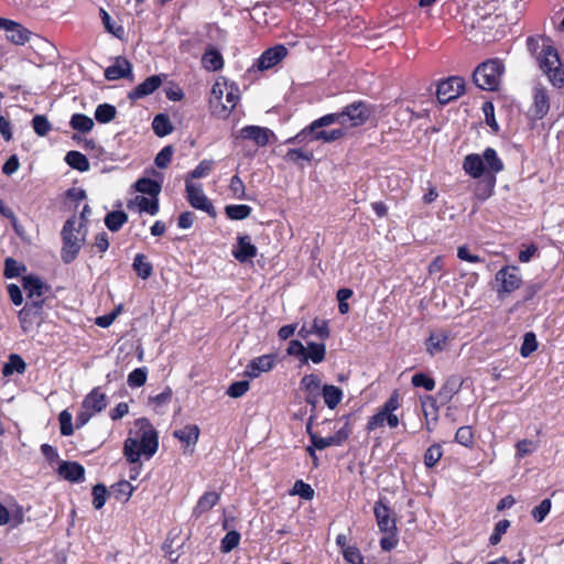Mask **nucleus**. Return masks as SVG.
Returning a JSON list of instances; mask_svg holds the SVG:
<instances>
[{"label": "nucleus", "instance_id": "obj_48", "mask_svg": "<svg viewBox=\"0 0 564 564\" xmlns=\"http://www.w3.org/2000/svg\"><path fill=\"white\" fill-rule=\"evenodd\" d=\"M147 378V367L135 368L128 375L127 383L130 388H140L145 383Z\"/></svg>", "mask_w": 564, "mask_h": 564}, {"label": "nucleus", "instance_id": "obj_61", "mask_svg": "<svg viewBox=\"0 0 564 564\" xmlns=\"http://www.w3.org/2000/svg\"><path fill=\"white\" fill-rule=\"evenodd\" d=\"M510 527V521L507 519L500 520L496 523L494 532L491 533L489 538V543L491 545H497L500 541L502 535L506 533L508 528Z\"/></svg>", "mask_w": 564, "mask_h": 564}, {"label": "nucleus", "instance_id": "obj_63", "mask_svg": "<svg viewBox=\"0 0 564 564\" xmlns=\"http://www.w3.org/2000/svg\"><path fill=\"white\" fill-rule=\"evenodd\" d=\"M455 441L465 446L469 447L473 445L474 436L470 426H460L455 434Z\"/></svg>", "mask_w": 564, "mask_h": 564}, {"label": "nucleus", "instance_id": "obj_41", "mask_svg": "<svg viewBox=\"0 0 564 564\" xmlns=\"http://www.w3.org/2000/svg\"><path fill=\"white\" fill-rule=\"evenodd\" d=\"M252 208L248 205H227L226 216L231 220H243L251 215Z\"/></svg>", "mask_w": 564, "mask_h": 564}, {"label": "nucleus", "instance_id": "obj_40", "mask_svg": "<svg viewBox=\"0 0 564 564\" xmlns=\"http://www.w3.org/2000/svg\"><path fill=\"white\" fill-rule=\"evenodd\" d=\"M26 369V364L17 354H12L9 357V361L2 368V375L4 377L11 376L13 372L23 373Z\"/></svg>", "mask_w": 564, "mask_h": 564}, {"label": "nucleus", "instance_id": "obj_27", "mask_svg": "<svg viewBox=\"0 0 564 564\" xmlns=\"http://www.w3.org/2000/svg\"><path fill=\"white\" fill-rule=\"evenodd\" d=\"M24 522V511L21 508L13 510L11 513L0 502V525L9 524L11 528H18Z\"/></svg>", "mask_w": 564, "mask_h": 564}, {"label": "nucleus", "instance_id": "obj_53", "mask_svg": "<svg viewBox=\"0 0 564 564\" xmlns=\"http://www.w3.org/2000/svg\"><path fill=\"white\" fill-rule=\"evenodd\" d=\"M345 420V424L336 431L334 435H332L336 446L343 445L351 434V426L349 423L350 415L343 416Z\"/></svg>", "mask_w": 564, "mask_h": 564}, {"label": "nucleus", "instance_id": "obj_26", "mask_svg": "<svg viewBox=\"0 0 564 564\" xmlns=\"http://www.w3.org/2000/svg\"><path fill=\"white\" fill-rule=\"evenodd\" d=\"M460 382L456 377H451L442 384L437 392V398L442 404H446L459 391Z\"/></svg>", "mask_w": 564, "mask_h": 564}, {"label": "nucleus", "instance_id": "obj_24", "mask_svg": "<svg viewBox=\"0 0 564 564\" xmlns=\"http://www.w3.org/2000/svg\"><path fill=\"white\" fill-rule=\"evenodd\" d=\"M83 408L94 414L101 412L107 406V397L99 387L94 388L83 400Z\"/></svg>", "mask_w": 564, "mask_h": 564}, {"label": "nucleus", "instance_id": "obj_50", "mask_svg": "<svg viewBox=\"0 0 564 564\" xmlns=\"http://www.w3.org/2000/svg\"><path fill=\"white\" fill-rule=\"evenodd\" d=\"M443 456V449L440 444L431 445L424 454V464L427 468L434 467Z\"/></svg>", "mask_w": 564, "mask_h": 564}, {"label": "nucleus", "instance_id": "obj_64", "mask_svg": "<svg viewBox=\"0 0 564 564\" xmlns=\"http://www.w3.org/2000/svg\"><path fill=\"white\" fill-rule=\"evenodd\" d=\"M312 329L313 334H316L323 340L329 338L330 336L328 322L326 319L315 317L313 321Z\"/></svg>", "mask_w": 564, "mask_h": 564}, {"label": "nucleus", "instance_id": "obj_62", "mask_svg": "<svg viewBox=\"0 0 564 564\" xmlns=\"http://www.w3.org/2000/svg\"><path fill=\"white\" fill-rule=\"evenodd\" d=\"M173 147L166 145L155 156L154 163L160 169H165L171 163L173 156Z\"/></svg>", "mask_w": 564, "mask_h": 564}, {"label": "nucleus", "instance_id": "obj_4", "mask_svg": "<svg viewBox=\"0 0 564 564\" xmlns=\"http://www.w3.org/2000/svg\"><path fill=\"white\" fill-rule=\"evenodd\" d=\"M372 111L373 109L370 104L358 100L347 105L340 111L329 113V116L336 118L335 123H339L347 129L365 124L372 115Z\"/></svg>", "mask_w": 564, "mask_h": 564}, {"label": "nucleus", "instance_id": "obj_16", "mask_svg": "<svg viewBox=\"0 0 564 564\" xmlns=\"http://www.w3.org/2000/svg\"><path fill=\"white\" fill-rule=\"evenodd\" d=\"M273 132L264 127L260 126H246L240 129L238 138L253 141L258 147H265L270 137H273Z\"/></svg>", "mask_w": 564, "mask_h": 564}, {"label": "nucleus", "instance_id": "obj_39", "mask_svg": "<svg viewBox=\"0 0 564 564\" xmlns=\"http://www.w3.org/2000/svg\"><path fill=\"white\" fill-rule=\"evenodd\" d=\"M285 161L299 163L300 161L311 162L314 159L313 151L304 147L289 149L284 155Z\"/></svg>", "mask_w": 564, "mask_h": 564}, {"label": "nucleus", "instance_id": "obj_31", "mask_svg": "<svg viewBox=\"0 0 564 564\" xmlns=\"http://www.w3.org/2000/svg\"><path fill=\"white\" fill-rule=\"evenodd\" d=\"M220 499V495L216 491H206L203 494V496L199 497L193 513L195 516H200L204 512H207L210 510L214 506L217 505V502Z\"/></svg>", "mask_w": 564, "mask_h": 564}, {"label": "nucleus", "instance_id": "obj_1", "mask_svg": "<svg viewBox=\"0 0 564 564\" xmlns=\"http://www.w3.org/2000/svg\"><path fill=\"white\" fill-rule=\"evenodd\" d=\"M463 170L468 176L478 180L474 195L484 202L494 195L497 174L505 170V164L494 148H486L482 154H467L463 161Z\"/></svg>", "mask_w": 564, "mask_h": 564}, {"label": "nucleus", "instance_id": "obj_35", "mask_svg": "<svg viewBox=\"0 0 564 564\" xmlns=\"http://www.w3.org/2000/svg\"><path fill=\"white\" fill-rule=\"evenodd\" d=\"M65 162L74 170L86 172L89 170V161L85 154L79 151H69L65 155Z\"/></svg>", "mask_w": 564, "mask_h": 564}, {"label": "nucleus", "instance_id": "obj_33", "mask_svg": "<svg viewBox=\"0 0 564 564\" xmlns=\"http://www.w3.org/2000/svg\"><path fill=\"white\" fill-rule=\"evenodd\" d=\"M134 188L139 193L147 194L150 197L155 198L159 197L162 186L161 183L155 180L142 177L134 183Z\"/></svg>", "mask_w": 564, "mask_h": 564}, {"label": "nucleus", "instance_id": "obj_54", "mask_svg": "<svg viewBox=\"0 0 564 564\" xmlns=\"http://www.w3.org/2000/svg\"><path fill=\"white\" fill-rule=\"evenodd\" d=\"M411 383L416 388H424L426 391H432L435 388V380L424 372H417L412 376Z\"/></svg>", "mask_w": 564, "mask_h": 564}, {"label": "nucleus", "instance_id": "obj_56", "mask_svg": "<svg viewBox=\"0 0 564 564\" xmlns=\"http://www.w3.org/2000/svg\"><path fill=\"white\" fill-rule=\"evenodd\" d=\"M214 166V162L212 160H203L198 163V165L188 174L187 178H200L207 176Z\"/></svg>", "mask_w": 564, "mask_h": 564}, {"label": "nucleus", "instance_id": "obj_60", "mask_svg": "<svg viewBox=\"0 0 564 564\" xmlns=\"http://www.w3.org/2000/svg\"><path fill=\"white\" fill-rule=\"evenodd\" d=\"M72 420L73 416L67 410H63L59 413L58 421L61 425V434L63 436H70L74 433Z\"/></svg>", "mask_w": 564, "mask_h": 564}, {"label": "nucleus", "instance_id": "obj_8", "mask_svg": "<svg viewBox=\"0 0 564 564\" xmlns=\"http://www.w3.org/2000/svg\"><path fill=\"white\" fill-rule=\"evenodd\" d=\"M465 91V79L460 76H451L437 85L436 96L442 105L457 99Z\"/></svg>", "mask_w": 564, "mask_h": 564}, {"label": "nucleus", "instance_id": "obj_58", "mask_svg": "<svg viewBox=\"0 0 564 564\" xmlns=\"http://www.w3.org/2000/svg\"><path fill=\"white\" fill-rule=\"evenodd\" d=\"M93 505L95 509H101L107 500V488L102 484L93 487Z\"/></svg>", "mask_w": 564, "mask_h": 564}, {"label": "nucleus", "instance_id": "obj_38", "mask_svg": "<svg viewBox=\"0 0 564 564\" xmlns=\"http://www.w3.org/2000/svg\"><path fill=\"white\" fill-rule=\"evenodd\" d=\"M128 221V215L122 210H113L106 215L105 225L112 231H118Z\"/></svg>", "mask_w": 564, "mask_h": 564}, {"label": "nucleus", "instance_id": "obj_12", "mask_svg": "<svg viewBox=\"0 0 564 564\" xmlns=\"http://www.w3.org/2000/svg\"><path fill=\"white\" fill-rule=\"evenodd\" d=\"M373 513L381 532H397L395 520L391 517L392 511L382 499L375 503Z\"/></svg>", "mask_w": 564, "mask_h": 564}, {"label": "nucleus", "instance_id": "obj_25", "mask_svg": "<svg viewBox=\"0 0 564 564\" xmlns=\"http://www.w3.org/2000/svg\"><path fill=\"white\" fill-rule=\"evenodd\" d=\"M336 118L330 117L329 113L322 116L321 118L315 119L312 121L308 126H306L304 129L306 133L308 134V138L313 141H322L319 138L321 133H324L323 128H326L330 124L335 123Z\"/></svg>", "mask_w": 564, "mask_h": 564}, {"label": "nucleus", "instance_id": "obj_17", "mask_svg": "<svg viewBox=\"0 0 564 564\" xmlns=\"http://www.w3.org/2000/svg\"><path fill=\"white\" fill-rule=\"evenodd\" d=\"M22 286L30 301L43 300L42 296L44 293L50 291V286L45 284L41 278L34 274L24 275L22 278Z\"/></svg>", "mask_w": 564, "mask_h": 564}, {"label": "nucleus", "instance_id": "obj_37", "mask_svg": "<svg viewBox=\"0 0 564 564\" xmlns=\"http://www.w3.org/2000/svg\"><path fill=\"white\" fill-rule=\"evenodd\" d=\"M152 129L158 137H165L173 132V124L167 115L159 113L153 119Z\"/></svg>", "mask_w": 564, "mask_h": 564}, {"label": "nucleus", "instance_id": "obj_42", "mask_svg": "<svg viewBox=\"0 0 564 564\" xmlns=\"http://www.w3.org/2000/svg\"><path fill=\"white\" fill-rule=\"evenodd\" d=\"M69 124L74 130L86 133L93 129L94 121L86 115L75 113L72 116Z\"/></svg>", "mask_w": 564, "mask_h": 564}, {"label": "nucleus", "instance_id": "obj_5", "mask_svg": "<svg viewBox=\"0 0 564 564\" xmlns=\"http://www.w3.org/2000/svg\"><path fill=\"white\" fill-rule=\"evenodd\" d=\"M503 65L499 59H489L476 67L473 73L475 85L482 90H496L500 83Z\"/></svg>", "mask_w": 564, "mask_h": 564}, {"label": "nucleus", "instance_id": "obj_57", "mask_svg": "<svg viewBox=\"0 0 564 564\" xmlns=\"http://www.w3.org/2000/svg\"><path fill=\"white\" fill-rule=\"evenodd\" d=\"M100 17H101V21H102V24L105 26V29L113 34L115 36H117L118 39H120L123 34V28L122 26H115V22L112 21L111 17L108 14V12L104 9H100Z\"/></svg>", "mask_w": 564, "mask_h": 564}, {"label": "nucleus", "instance_id": "obj_10", "mask_svg": "<svg viewBox=\"0 0 564 564\" xmlns=\"http://www.w3.org/2000/svg\"><path fill=\"white\" fill-rule=\"evenodd\" d=\"M0 30L6 31L7 40L14 45H24L32 36V32L21 23L6 18H0Z\"/></svg>", "mask_w": 564, "mask_h": 564}, {"label": "nucleus", "instance_id": "obj_3", "mask_svg": "<svg viewBox=\"0 0 564 564\" xmlns=\"http://www.w3.org/2000/svg\"><path fill=\"white\" fill-rule=\"evenodd\" d=\"M87 228L84 221H78L76 216L68 218L61 231L62 249L61 259L64 263H72L78 256L86 241Z\"/></svg>", "mask_w": 564, "mask_h": 564}, {"label": "nucleus", "instance_id": "obj_44", "mask_svg": "<svg viewBox=\"0 0 564 564\" xmlns=\"http://www.w3.org/2000/svg\"><path fill=\"white\" fill-rule=\"evenodd\" d=\"M26 272V267L23 263L18 262L15 259L8 257L4 260L3 274L7 279H14Z\"/></svg>", "mask_w": 564, "mask_h": 564}, {"label": "nucleus", "instance_id": "obj_52", "mask_svg": "<svg viewBox=\"0 0 564 564\" xmlns=\"http://www.w3.org/2000/svg\"><path fill=\"white\" fill-rule=\"evenodd\" d=\"M538 348L536 336L533 332H528L523 336V343L520 348V355L524 358L529 357Z\"/></svg>", "mask_w": 564, "mask_h": 564}, {"label": "nucleus", "instance_id": "obj_32", "mask_svg": "<svg viewBox=\"0 0 564 564\" xmlns=\"http://www.w3.org/2000/svg\"><path fill=\"white\" fill-rule=\"evenodd\" d=\"M173 435L186 446L195 445L199 437V427L196 424H189L174 431Z\"/></svg>", "mask_w": 564, "mask_h": 564}, {"label": "nucleus", "instance_id": "obj_36", "mask_svg": "<svg viewBox=\"0 0 564 564\" xmlns=\"http://www.w3.org/2000/svg\"><path fill=\"white\" fill-rule=\"evenodd\" d=\"M132 268L142 280L149 279L153 273V265L143 253L135 254Z\"/></svg>", "mask_w": 564, "mask_h": 564}, {"label": "nucleus", "instance_id": "obj_43", "mask_svg": "<svg viewBox=\"0 0 564 564\" xmlns=\"http://www.w3.org/2000/svg\"><path fill=\"white\" fill-rule=\"evenodd\" d=\"M116 115H117V109L115 106H112L110 104L98 105L95 110V119L99 123L110 122L111 120L115 119Z\"/></svg>", "mask_w": 564, "mask_h": 564}, {"label": "nucleus", "instance_id": "obj_21", "mask_svg": "<svg viewBox=\"0 0 564 564\" xmlns=\"http://www.w3.org/2000/svg\"><path fill=\"white\" fill-rule=\"evenodd\" d=\"M58 474L70 482H82L85 480V468L77 462H62L58 466Z\"/></svg>", "mask_w": 564, "mask_h": 564}, {"label": "nucleus", "instance_id": "obj_9", "mask_svg": "<svg viewBox=\"0 0 564 564\" xmlns=\"http://www.w3.org/2000/svg\"><path fill=\"white\" fill-rule=\"evenodd\" d=\"M44 300H33L25 303L19 312V321L24 332H29L34 324L42 319Z\"/></svg>", "mask_w": 564, "mask_h": 564}, {"label": "nucleus", "instance_id": "obj_34", "mask_svg": "<svg viewBox=\"0 0 564 564\" xmlns=\"http://www.w3.org/2000/svg\"><path fill=\"white\" fill-rule=\"evenodd\" d=\"M326 355V346L321 343H308L307 348L305 347V354L303 357V362H307L312 360L314 364H321L325 359Z\"/></svg>", "mask_w": 564, "mask_h": 564}, {"label": "nucleus", "instance_id": "obj_23", "mask_svg": "<svg viewBox=\"0 0 564 564\" xmlns=\"http://www.w3.org/2000/svg\"><path fill=\"white\" fill-rule=\"evenodd\" d=\"M449 334L444 329H435L431 332L429 338L425 341L426 351L434 356L447 347Z\"/></svg>", "mask_w": 564, "mask_h": 564}, {"label": "nucleus", "instance_id": "obj_46", "mask_svg": "<svg viewBox=\"0 0 564 564\" xmlns=\"http://www.w3.org/2000/svg\"><path fill=\"white\" fill-rule=\"evenodd\" d=\"M134 487L128 480H120L112 486V494L117 500L128 501Z\"/></svg>", "mask_w": 564, "mask_h": 564}, {"label": "nucleus", "instance_id": "obj_18", "mask_svg": "<svg viewBox=\"0 0 564 564\" xmlns=\"http://www.w3.org/2000/svg\"><path fill=\"white\" fill-rule=\"evenodd\" d=\"M274 365L273 355H262L252 359L245 369V375L249 378H257L262 372L270 371Z\"/></svg>", "mask_w": 564, "mask_h": 564}, {"label": "nucleus", "instance_id": "obj_28", "mask_svg": "<svg viewBox=\"0 0 564 564\" xmlns=\"http://www.w3.org/2000/svg\"><path fill=\"white\" fill-rule=\"evenodd\" d=\"M202 64L206 70L217 72L224 67V58L216 48H208L202 56Z\"/></svg>", "mask_w": 564, "mask_h": 564}, {"label": "nucleus", "instance_id": "obj_11", "mask_svg": "<svg viewBox=\"0 0 564 564\" xmlns=\"http://www.w3.org/2000/svg\"><path fill=\"white\" fill-rule=\"evenodd\" d=\"M550 110V97L546 87L536 84L533 88V104L530 108V116L533 120L543 119Z\"/></svg>", "mask_w": 564, "mask_h": 564}, {"label": "nucleus", "instance_id": "obj_55", "mask_svg": "<svg viewBox=\"0 0 564 564\" xmlns=\"http://www.w3.org/2000/svg\"><path fill=\"white\" fill-rule=\"evenodd\" d=\"M291 495H297L305 500H311L314 497V489L303 480H296L291 490Z\"/></svg>", "mask_w": 564, "mask_h": 564}, {"label": "nucleus", "instance_id": "obj_2", "mask_svg": "<svg viewBox=\"0 0 564 564\" xmlns=\"http://www.w3.org/2000/svg\"><path fill=\"white\" fill-rule=\"evenodd\" d=\"M134 424L138 427V437H128L123 445V455L131 464L139 463L141 455L151 458L159 447L158 433L148 419H138Z\"/></svg>", "mask_w": 564, "mask_h": 564}, {"label": "nucleus", "instance_id": "obj_30", "mask_svg": "<svg viewBox=\"0 0 564 564\" xmlns=\"http://www.w3.org/2000/svg\"><path fill=\"white\" fill-rule=\"evenodd\" d=\"M132 205H137L140 213H147L151 216H154L159 213V198L155 197H144L137 196L133 200L128 203V208H131Z\"/></svg>", "mask_w": 564, "mask_h": 564}, {"label": "nucleus", "instance_id": "obj_45", "mask_svg": "<svg viewBox=\"0 0 564 564\" xmlns=\"http://www.w3.org/2000/svg\"><path fill=\"white\" fill-rule=\"evenodd\" d=\"M306 432L310 436L312 445L318 451H323L329 446H336L332 436L322 437L318 436L316 433L312 432L311 423L306 425Z\"/></svg>", "mask_w": 564, "mask_h": 564}, {"label": "nucleus", "instance_id": "obj_20", "mask_svg": "<svg viewBox=\"0 0 564 564\" xmlns=\"http://www.w3.org/2000/svg\"><path fill=\"white\" fill-rule=\"evenodd\" d=\"M236 260L243 263L257 256V247L251 242L249 236H239L237 245L232 250Z\"/></svg>", "mask_w": 564, "mask_h": 564}, {"label": "nucleus", "instance_id": "obj_49", "mask_svg": "<svg viewBox=\"0 0 564 564\" xmlns=\"http://www.w3.org/2000/svg\"><path fill=\"white\" fill-rule=\"evenodd\" d=\"M32 127L39 137H45L52 130V123L44 115H35L32 119Z\"/></svg>", "mask_w": 564, "mask_h": 564}, {"label": "nucleus", "instance_id": "obj_6", "mask_svg": "<svg viewBox=\"0 0 564 564\" xmlns=\"http://www.w3.org/2000/svg\"><path fill=\"white\" fill-rule=\"evenodd\" d=\"M497 282V293L501 297L502 294H510L518 290L522 284L520 269L517 265L502 267L495 275Z\"/></svg>", "mask_w": 564, "mask_h": 564}, {"label": "nucleus", "instance_id": "obj_22", "mask_svg": "<svg viewBox=\"0 0 564 564\" xmlns=\"http://www.w3.org/2000/svg\"><path fill=\"white\" fill-rule=\"evenodd\" d=\"M536 61L543 74L545 70H549V68L561 66L562 64L557 50L552 45H544L538 53Z\"/></svg>", "mask_w": 564, "mask_h": 564}, {"label": "nucleus", "instance_id": "obj_19", "mask_svg": "<svg viewBox=\"0 0 564 564\" xmlns=\"http://www.w3.org/2000/svg\"><path fill=\"white\" fill-rule=\"evenodd\" d=\"M162 84V78L160 75H152L145 78L141 84H139L133 90L128 94V98L131 100H137L144 98L151 94H153Z\"/></svg>", "mask_w": 564, "mask_h": 564}, {"label": "nucleus", "instance_id": "obj_29", "mask_svg": "<svg viewBox=\"0 0 564 564\" xmlns=\"http://www.w3.org/2000/svg\"><path fill=\"white\" fill-rule=\"evenodd\" d=\"M322 397L328 409L334 410L343 400V390L334 384H324Z\"/></svg>", "mask_w": 564, "mask_h": 564}, {"label": "nucleus", "instance_id": "obj_14", "mask_svg": "<svg viewBox=\"0 0 564 564\" xmlns=\"http://www.w3.org/2000/svg\"><path fill=\"white\" fill-rule=\"evenodd\" d=\"M286 54L288 50L284 45H275L265 50L260 55V57L257 59L256 66L259 70L270 69L280 63L286 56Z\"/></svg>", "mask_w": 564, "mask_h": 564}, {"label": "nucleus", "instance_id": "obj_13", "mask_svg": "<svg viewBox=\"0 0 564 564\" xmlns=\"http://www.w3.org/2000/svg\"><path fill=\"white\" fill-rule=\"evenodd\" d=\"M239 100H240L239 87L232 83L229 86V90H227V93H226V102L228 105H225V104L214 105V100H210L212 112H213V115L217 116L218 118L225 119L235 109V107L237 106Z\"/></svg>", "mask_w": 564, "mask_h": 564}, {"label": "nucleus", "instance_id": "obj_15", "mask_svg": "<svg viewBox=\"0 0 564 564\" xmlns=\"http://www.w3.org/2000/svg\"><path fill=\"white\" fill-rule=\"evenodd\" d=\"M107 80H118L120 78L133 79L132 64L123 56H117L111 66L105 69Z\"/></svg>", "mask_w": 564, "mask_h": 564}, {"label": "nucleus", "instance_id": "obj_47", "mask_svg": "<svg viewBox=\"0 0 564 564\" xmlns=\"http://www.w3.org/2000/svg\"><path fill=\"white\" fill-rule=\"evenodd\" d=\"M544 75L547 77L550 84L557 89L564 87V66H554L545 70Z\"/></svg>", "mask_w": 564, "mask_h": 564}, {"label": "nucleus", "instance_id": "obj_51", "mask_svg": "<svg viewBox=\"0 0 564 564\" xmlns=\"http://www.w3.org/2000/svg\"><path fill=\"white\" fill-rule=\"evenodd\" d=\"M240 533L238 531H229L220 542V550L223 553H229L239 545Z\"/></svg>", "mask_w": 564, "mask_h": 564}, {"label": "nucleus", "instance_id": "obj_59", "mask_svg": "<svg viewBox=\"0 0 564 564\" xmlns=\"http://www.w3.org/2000/svg\"><path fill=\"white\" fill-rule=\"evenodd\" d=\"M229 189L237 199H248L246 196V187L242 180L238 175L230 178Z\"/></svg>", "mask_w": 564, "mask_h": 564}, {"label": "nucleus", "instance_id": "obj_7", "mask_svg": "<svg viewBox=\"0 0 564 564\" xmlns=\"http://www.w3.org/2000/svg\"><path fill=\"white\" fill-rule=\"evenodd\" d=\"M186 199L192 207L216 217L217 213L210 199L205 195L202 184H195L191 180L185 181Z\"/></svg>", "mask_w": 564, "mask_h": 564}]
</instances>
